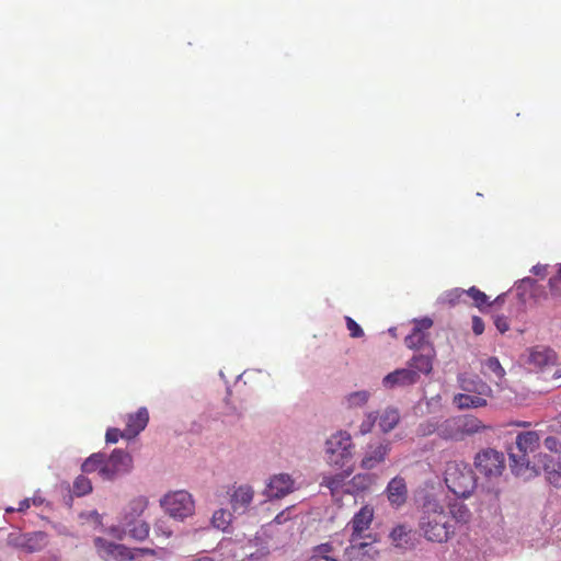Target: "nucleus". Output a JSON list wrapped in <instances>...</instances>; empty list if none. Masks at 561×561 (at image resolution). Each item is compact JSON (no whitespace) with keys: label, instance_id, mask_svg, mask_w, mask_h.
<instances>
[{"label":"nucleus","instance_id":"16","mask_svg":"<svg viewBox=\"0 0 561 561\" xmlns=\"http://www.w3.org/2000/svg\"><path fill=\"white\" fill-rule=\"evenodd\" d=\"M149 422V413L146 408L138 409L126 417L125 439H133L142 432Z\"/></svg>","mask_w":561,"mask_h":561},{"label":"nucleus","instance_id":"59","mask_svg":"<svg viewBox=\"0 0 561 561\" xmlns=\"http://www.w3.org/2000/svg\"><path fill=\"white\" fill-rule=\"evenodd\" d=\"M15 511H16V508H13V507H8V508H5V512H7V513H12V512H15Z\"/></svg>","mask_w":561,"mask_h":561},{"label":"nucleus","instance_id":"25","mask_svg":"<svg viewBox=\"0 0 561 561\" xmlns=\"http://www.w3.org/2000/svg\"><path fill=\"white\" fill-rule=\"evenodd\" d=\"M47 534L44 531L25 533V551L36 552L47 545Z\"/></svg>","mask_w":561,"mask_h":561},{"label":"nucleus","instance_id":"43","mask_svg":"<svg viewBox=\"0 0 561 561\" xmlns=\"http://www.w3.org/2000/svg\"><path fill=\"white\" fill-rule=\"evenodd\" d=\"M119 438H125V430L121 431L119 428H116V427L107 428L106 434H105L106 443L115 444L118 442Z\"/></svg>","mask_w":561,"mask_h":561},{"label":"nucleus","instance_id":"52","mask_svg":"<svg viewBox=\"0 0 561 561\" xmlns=\"http://www.w3.org/2000/svg\"><path fill=\"white\" fill-rule=\"evenodd\" d=\"M506 294L499 295L493 301L488 300V307L501 306L505 301Z\"/></svg>","mask_w":561,"mask_h":561},{"label":"nucleus","instance_id":"1","mask_svg":"<svg viewBox=\"0 0 561 561\" xmlns=\"http://www.w3.org/2000/svg\"><path fill=\"white\" fill-rule=\"evenodd\" d=\"M540 447V435L536 431L517 432L514 443L507 445L506 450L510 467L516 477H528L529 470L534 471L535 463L530 465V458Z\"/></svg>","mask_w":561,"mask_h":561},{"label":"nucleus","instance_id":"44","mask_svg":"<svg viewBox=\"0 0 561 561\" xmlns=\"http://www.w3.org/2000/svg\"><path fill=\"white\" fill-rule=\"evenodd\" d=\"M536 280L530 277H525L520 279L516 285V290L518 296L523 297L526 291L535 285Z\"/></svg>","mask_w":561,"mask_h":561},{"label":"nucleus","instance_id":"12","mask_svg":"<svg viewBox=\"0 0 561 561\" xmlns=\"http://www.w3.org/2000/svg\"><path fill=\"white\" fill-rule=\"evenodd\" d=\"M389 440L371 442L367 445L365 454L360 460V468L365 470L375 469L386 460L391 450Z\"/></svg>","mask_w":561,"mask_h":561},{"label":"nucleus","instance_id":"53","mask_svg":"<svg viewBox=\"0 0 561 561\" xmlns=\"http://www.w3.org/2000/svg\"><path fill=\"white\" fill-rule=\"evenodd\" d=\"M31 506V501L30 499H24L23 501H21L19 503V507L16 508V512H25L26 510H28Z\"/></svg>","mask_w":561,"mask_h":561},{"label":"nucleus","instance_id":"33","mask_svg":"<svg viewBox=\"0 0 561 561\" xmlns=\"http://www.w3.org/2000/svg\"><path fill=\"white\" fill-rule=\"evenodd\" d=\"M211 523L214 527L226 530L231 523V513L220 508L214 513Z\"/></svg>","mask_w":561,"mask_h":561},{"label":"nucleus","instance_id":"4","mask_svg":"<svg viewBox=\"0 0 561 561\" xmlns=\"http://www.w3.org/2000/svg\"><path fill=\"white\" fill-rule=\"evenodd\" d=\"M160 504L172 518L179 520H184L192 516L195 511V503L192 495L183 490L164 495Z\"/></svg>","mask_w":561,"mask_h":561},{"label":"nucleus","instance_id":"47","mask_svg":"<svg viewBox=\"0 0 561 561\" xmlns=\"http://www.w3.org/2000/svg\"><path fill=\"white\" fill-rule=\"evenodd\" d=\"M545 447L550 451H558V447L560 445L559 439L554 436H548L543 440Z\"/></svg>","mask_w":561,"mask_h":561},{"label":"nucleus","instance_id":"22","mask_svg":"<svg viewBox=\"0 0 561 561\" xmlns=\"http://www.w3.org/2000/svg\"><path fill=\"white\" fill-rule=\"evenodd\" d=\"M351 470H343L335 474L323 476L321 485L327 486L332 496L339 495L345 486V480L351 476Z\"/></svg>","mask_w":561,"mask_h":561},{"label":"nucleus","instance_id":"48","mask_svg":"<svg viewBox=\"0 0 561 561\" xmlns=\"http://www.w3.org/2000/svg\"><path fill=\"white\" fill-rule=\"evenodd\" d=\"M470 517V512L465 505L458 504V524L466 523Z\"/></svg>","mask_w":561,"mask_h":561},{"label":"nucleus","instance_id":"32","mask_svg":"<svg viewBox=\"0 0 561 561\" xmlns=\"http://www.w3.org/2000/svg\"><path fill=\"white\" fill-rule=\"evenodd\" d=\"M461 294L470 297L473 300V306L480 311H483L484 308L488 307L489 297L477 287L472 286L467 290H461Z\"/></svg>","mask_w":561,"mask_h":561},{"label":"nucleus","instance_id":"28","mask_svg":"<svg viewBox=\"0 0 561 561\" xmlns=\"http://www.w3.org/2000/svg\"><path fill=\"white\" fill-rule=\"evenodd\" d=\"M482 427L481 421L470 414L458 415V432L473 434Z\"/></svg>","mask_w":561,"mask_h":561},{"label":"nucleus","instance_id":"11","mask_svg":"<svg viewBox=\"0 0 561 561\" xmlns=\"http://www.w3.org/2000/svg\"><path fill=\"white\" fill-rule=\"evenodd\" d=\"M422 529L425 537L431 541L444 542L454 535V526L449 525L445 515H435Z\"/></svg>","mask_w":561,"mask_h":561},{"label":"nucleus","instance_id":"35","mask_svg":"<svg viewBox=\"0 0 561 561\" xmlns=\"http://www.w3.org/2000/svg\"><path fill=\"white\" fill-rule=\"evenodd\" d=\"M444 482L449 491L456 493V465L453 461H447L444 470Z\"/></svg>","mask_w":561,"mask_h":561},{"label":"nucleus","instance_id":"46","mask_svg":"<svg viewBox=\"0 0 561 561\" xmlns=\"http://www.w3.org/2000/svg\"><path fill=\"white\" fill-rule=\"evenodd\" d=\"M472 332L476 335H481L484 332V322L478 316L472 317Z\"/></svg>","mask_w":561,"mask_h":561},{"label":"nucleus","instance_id":"54","mask_svg":"<svg viewBox=\"0 0 561 561\" xmlns=\"http://www.w3.org/2000/svg\"><path fill=\"white\" fill-rule=\"evenodd\" d=\"M531 272L536 275L543 276L546 272V266L543 265H536L533 267Z\"/></svg>","mask_w":561,"mask_h":561},{"label":"nucleus","instance_id":"3","mask_svg":"<svg viewBox=\"0 0 561 561\" xmlns=\"http://www.w3.org/2000/svg\"><path fill=\"white\" fill-rule=\"evenodd\" d=\"M353 443L351 435L345 431L332 434L325 442V459L329 466L344 468L352 459Z\"/></svg>","mask_w":561,"mask_h":561},{"label":"nucleus","instance_id":"38","mask_svg":"<svg viewBox=\"0 0 561 561\" xmlns=\"http://www.w3.org/2000/svg\"><path fill=\"white\" fill-rule=\"evenodd\" d=\"M376 421H377V415L374 412L366 414L365 419L363 420V422L359 425V434L366 435V434L370 433L374 428Z\"/></svg>","mask_w":561,"mask_h":561},{"label":"nucleus","instance_id":"29","mask_svg":"<svg viewBox=\"0 0 561 561\" xmlns=\"http://www.w3.org/2000/svg\"><path fill=\"white\" fill-rule=\"evenodd\" d=\"M370 392L367 390H359L348 393L344 398V402L346 408L348 409H357L363 408L369 400Z\"/></svg>","mask_w":561,"mask_h":561},{"label":"nucleus","instance_id":"42","mask_svg":"<svg viewBox=\"0 0 561 561\" xmlns=\"http://www.w3.org/2000/svg\"><path fill=\"white\" fill-rule=\"evenodd\" d=\"M493 322L500 333H505L510 330L508 318L504 314H493Z\"/></svg>","mask_w":561,"mask_h":561},{"label":"nucleus","instance_id":"51","mask_svg":"<svg viewBox=\"0 0 561 561\" xmlns=\"http://www.w3.org/2000/svg\"><path fill=\"white\" fill-rule=\"evenodd\" d=\"M268 554H270V550L264 547V548L259 549L255 553H250L249 558L260 560V559L266 558Z\"/></svg>","mask_w":561,"mask_h":561},{"label":"nucleus","instance_id":"45","mask_svg":"<svg viewBox=\"0 0 561 561\" xmlns=\"http://www.w3.org/2000/svg\"><path fill=\"white\" fill-rule=\"evenodd\" d=\"M437 430L436 425L430 421L423 422L417 426V435L419 436H428L432 435Z\"/></svg>","mask_w":561,"mask_h":561},{"label":"nucleus","instance_id":"50","mask_svg":"<svg viewBox=\"0 0 561 561\" xmlns=\"http://www.w3.org/2000/svg\"><path fill=\"white\" fill-rule=\"evenodd\" d=\"M558 282H559L558 277H551L548 283L551 294L554 296L561 295V289L558 287Z\"/></svg>","mask_w":561,"mask_h":561},{"label":"nucleus","instance_id":"56","mask_svg":"<svg viewBox=\"0 0 561 561\" xmlns=\"http://www.w3.org/2000/svg\"><path fill=\"white\" fill-rule=\"evenodd\" d=\"M187 561H214V559L208 556H199V557H194Z\"/></svg>","mask_w":561,"mask_h":561},{"label":"nucleus","instance_id":"58","mask_svg":"<svg viewBox=\"0 0 561 561\" xmlns=\"http://www.w3.org/2000/svg\"><path fill=\"white\" fill-rule=\"evenodd\" d=\"M516 425H518V426H528L529 423L528 422H517Z\"/></svg>","mask_w":561,"mask_h":561},{"label":"nucleus","instance_id":"23","mask_svg":"<svg viewBox=\"0 0 561 561\" xmlns=\"http://www.w3.org/2000/svg\"><path fill=\"white\" fill-rule=\"evenodd\" d=\"M122 526L126 529L129 537L135 540L144 541L148 538L150 526L144 520L136 519L135 522H121Z\"/></svg>","mask_w":561,"mask_h":561},{"label":"nucleus","instance_id":"27","mask_svg":"<svg viewBox=\"0 0 561 561\" xmlns=\"http://www.w3.org/2000/svg\"><path fill=\"white\" fill-rule=\"evenodd\" d=\"M105 454L104 453H94L90 455L81 466V470L84 473H93L96 472L101 477V469L104 466Z\"/></svg>","mask_w":561,"mask_h":561},{"label":"nucleus","instance_id":"20","mask_svg":"<svg viewBox=\"0 0 561 561\" xmlns=\"http://www.w3.org/2000/svg\"><path fill=\"white\" fill-rule=\"evenodd\" d=\"M433 347H426L423 353L414 355L409 362V368L420 374H430L433 368Z\"/></svg>","mask_w":561,"mask_h":561},{"label":"nucleus","instance_id":"15","mask_svg":"<svg viewBox=\"0 0 561 561\" xmlns=\"http://www.w3.org/2000/svg\"><path fill=\"white\" fill-rule=\"evenodd\" d=\"M294 480L287 473H278L270 479L266 495L271 499H282L294 491Z\"/></svg>","mask_w":561,"mask_h":561},{"label":"nucleus","instance_id":"36","mask_svg":"<svg viewBox=\"0 0 561 561\" xmlns=\"http://www.w3.org/2000/svg\"><path fill=\"white\" fill-rule=\"evenodd\" d=\"M484 366L490 370L492 371L495 377L497 379H503L504 376H505V369L502 367L500 360L497 359V357H489L485 363H484Z\"/></svg>","mask_w":561,"mask_h":561},{"label":"nucleus","instance_id":"18","mask_svg":"<svg viewBox=\"0 0 561 561\" xmlns=\"http://www.w3.org/2000/svg\"><path fill=\"white\" fill-rule=\"evenodd\" d=\"M386 494L392 506H402L408 499V486L404 478L400 476L392 478L386 488Z\"/></svg>","mask_w":561,"mask_h":561},{"label":"nucleus","instance_id":"14","mask_svg":"<svg viewBox=\"0 0 561 561\" xmlns=\"http://www.w3.org/2000/svg\"><path fill=\"white\" fill-rule=\"evenodd\" d=\"M420 379L419 374L410 368L397 369L382 379V385L387 389H393L396 387H408L416 383Z\"/></svg>","mask_w":561,"mask_h":561},{"label":"nucleus","instance_id":"30","mask_svg":"<svg viewBox=\"0 0 561 561\" xmlns=\"http://www.w3.org/2000/svg\"><path fill=\"white\" fill-rule=\"evenodd\" d=\"M400 415L396 409H387L379 419V426L383 433L392 431L399 423Z\"/></svg>","mask_w":561,"mask_h":561},{"label":"nucleus","instance_id":"34","mask_svg":"<svg viewBox=\"0 0 561 561\" xmlns=\"http://www.w3.org/2000/svg\"><path fill=\"white\" fill-rule=\"evenodd\" d=\"M92 491V483L89 478L79 476L73 482V493L77 496H84Z\"/></svg>","mask_w":561,"mask_h":561},{"label":"nucleus","instance_id":"7","mask_svg":"<svg viewBox=\"0 0 561 561\" xmlns=\"http://www.w3.org/2000/svg\"><path fill=\"white\" fill-rule=\"evenodd\" d=\"M535 463L534 471L529 470L528 477H522L523 479H531L534 477H538L541 472H545L548 481L554 485H561V473L558 470L559 462L556 461L550 455L539 453L538 450L530 458V465Z\"/></svg>","mask_w":561,"mask_h":561},{"label":"nucleus","instance_id":"31","mask_svg":"<svg viewBox=\"0 0 561 561\" xmlns=\"http://www.w3.org/2000/svg\"><path fill=\"white\" fill-rule=\"evenodd\" d=\"M390 539L396 547L407 549L410 545L411 535L404 526L399 525L390 533Z\"/></svg>","mask_w":561,"mask_h":561},{"label":"nucleus","instance_id":"26","mask_svg":"<svg viewBox=\"0 0 561 561\" xmlns=\"http://www.w3.org/2000/svg\"><path fill=\"white\" fill-rule=\"evenodd\" d=\"M463 470H460V467L458 466V472L460 473L458 476V486L462 484L460 480H462L466 486H470V490H463L462 492L458 491V499L459 497H468L471 494V491L476 488L477 479L474 478L472 470L469 468L468 465H463Z\"/></svg>","mask_w":561,"mask_h":561},{"label":"nucleus","instance_id":"57","mask_svg":"<svg viewBox=\"0 0 561 561\" xmlns=\"http://www.w3.org/2000/svg\"><path fill=\"white\" fill-rule=\"evenodd\" d=\"M438 433H439V435H440L442 437H444V438H446V439H447V438H451V437H453V434H446V433H445L444 425H440V426L438 427Z\"/></svg>","mask_w":561,"mask_h":561},{"label":"nucleus","instance_id":"5","mask_svg":"<svg viewBox=\"0 0 561 561\" xmlns=\"http://www.w3.org/2000/svg\"><path fill=\"white\" fill-rule=\"evenodd\" d=\"M133 469V457L124 449L116 448L110 456L105 454L104 466L101 469L103 480H114L119 476L130 472Z\"/></svg>","mask_w":561,"mask_h":561},{"label":"nucleus","instance_id":"41","mask_svg":"<svg viewBox=\"0 0 561 561\" xmlns=\"http://www.w3.org/2000/svg\"><path fill=\"white\" fill-rule=\"evenodd\" d=\"M154 533L157 536H163L165 538H170L173 534L172 529L168 525V522L163 519H159L156 522Z\"/></svg>","mask_w":561,"mask_h":561},{"label":"nucleus","instance_id":"19","mask_svg":"<svg viewBox=\"0 0 561 561\" xmlns=\"http://www.w3.org/2000/svg\"><path fill=\"white\" fill-rule=\"evenodd\" d=\"M525 363L533 365L535 368L541 369L547 365L553 364L554 352L548 347L535 346L527 351Z\"/></svg>","mask_w":561,"mask_h":561},{"label":"nucleus","instance_id":"39","mask_svg":"<svg viewBox=\"0 0 561 561\" xmlns=\"http://www.w3.org/2000/svg\"><path fill=\"white\" fill-rule=\"evenodd\" d=\"M346 328L350 331V336L353 339L364 336V331L360 325L351 317H345Z\"/></svg>","mask_w":561,"mask_h":561},{"label":"nucleus","instance_id":"21","mask_svg":"<svg viewBox=\"0 0 561 561\" xmlns=\"http://www.w3.org/2000/svg\"><path fill=\"white\" fill-rule=\"evenodd\" d=\"M148 507V499L144 495L131 499L123 512L122 522H135Z\"/></svg>","mask_w":561,"mask_h":561},{"label":"nucleus","instance_id":"49","mask_svg":"<svg viewBox=\"0 0 561 561\" xmlns=\"http://www.w3.org/2000/svg\"><path fill=\"white\" fill-rule=\"evenodd\" d=\"M133 551L136 554V559L138 557H142V556L154 557L157 554L156 550L154 549H150V548H135V549H133Z\"/></svg>","mask_w":561,"mask_h":561},{"label":"nucleus","instance_id":"17","mask_svg":"<svg viewBox=\"0 0 561 561\" xmlns=\"http://www.w3.org/2000/svg\"><path fill=\"white\" fill-rule=\"evenodd\" d=\"M254 491L252 486L244 484L233 486L230 494V505L234 513L243 514L253 501Z\"/></svg>","mask_w":561,"mask_h":561},{"label":"nucleus","instance_id":"2","mask_svg":"<svg viewBox=\"0 0 561 561\" xmlns=\"http://www.w3.org/2000/svg\"><path fill=\"white\" fill-rule=\"evenodd\" d=\"M458 410L480 408L486 405L484 397L490 396L491 388L478 376H463L458 378Z\"/></svg>","mask_w":561,"mask_h":561},{"label":"nucleus","instance_id":"24","mask_svg":"<svg viewBox=\"0 0 561 561\" xmlns=\"http://www.w3.org/2000/svg\"><path fill=\"white\" fill-rule=\"evenodd\" d=\"M308 561H339L337 551L331 542H324L312 548Z\"/></svg>","mask_w":561,"mask_h":561},{"label":"nucleus","instance_id":"37","mask_svg":"<svg viewBox=\"0 0 561 561\" xmlns=\"http://www.w3.org/2000/svg\"><path fill=\"white\" fill-rule=\"evenodd\" d=\"M374 481V477L367 473H358L353 477V483L359 490L368 489L370 485H373Z\"/></svg>","mask_w":561,"mask_h":561},{"label":"nucleus","instance_id":"8","mask_svg":"<svg viewBox=\"0 0 561 561\" xmlns=\"http://www.w3.org/2000/svg\"><path fill=\"white\" fill-rule=\"evenodd\" d=\"M94 546L98 554L105 561H133L136 559L133 549L121 543L107 541L101 537L94 539Z\"/></svg>","mask_w":561,"mask_h":561},{"label":"nucleus","instance_id":"10","mask_svg":"<svg viewBox=\"0 0 561 561\" xmlns=\"http://www.w3.org/2000/svg\"><path fill=\"white\" fill-rule=\"evenodd\" d=\"M433 327V320L428 317L413 320V329L405 336V345L409 348L425 350L428 345L430 329Z\"/></svg>","mask_w":561,"mask_h":561},{"label":"nucleus","instance_id":"40","mask_svg":"<svg viewBox=\"0 0 561 561\" xmlns=\"http://www.w3.org/2000/svg\"><path fill=\"white\" fill-rule=\"evenodd\" d=\"M8 545L14 548H19L25 551V534L22 533H11L8 536Z\"/></svg>","mask_w":561,"mask_h":561},{"label":"nucleus","instance_id":"6","mask_svg":"<svg viewBox=\"0 0 561 561\" xmlns=\"http://www.w3.org/2000/svg\"><path fill=\"white\" fill-rule=\"evenodd\" d=\"M474 467L488 478L500 477L505 468L504 454L492 448L484 449L477 454Z\"/></svg>","mask_w":561,"mask_h":561},{"label":"nucleus","instance_id":"13","mask_svg":"<svg viewBox=\"0 0 561 561\" xmlns=\"http://www.w3.org/2000/svg\"><path fill=\"white\" fill-rule=\"evenodd\" d=\"M375 539L369 541L350 542L345 549L346 561H376L378 550L374 546Z\"/></svg>","mask_w":561,"mask_h":561},{"label":"nucleus","instance_id":"9","mask_svg":"<svg viewBox=\"0 0 561 561\" xmlns=\"http://www.w3.org/2000/svg\"><path fill=\"white\" fill-rule=\"evenodd\" d=\"M374 519V508L369 505L363 506L350 520L347 527L351 529L350 542L362 539H375L371 535H364L369 529Z\"/></svg>","mask_w":561,"mask_h":561},{"label":"nucleus","instance_id":"55","mask_svg":"<svg viewBox=\"0 0 561 561\" xmlns=\"http://www.w3.org/2000/svg\"><path fill=\"white\" fill-rule=\"evenodd\" d=\"M287 519V516H286V512L283 511L280 512L275 518H274V522L277 523V524H282L283 522H285Z\"/></svg>","mask_w":561,"mask_h":561},{"label":"nucleus","instance_id":"60","mask_svg":"<svg viewBox=\"0 0 561 561\" xmlns=\"http://www.w3.org/2000/svg\"><path fill=\"white\" fill-rule=\"evenodd\" d=\"M93 514L95 515L96 518L100 517L99 513L94 512Z\"/></svg>","mask_w":561,"mask_h":561}]
</instances>
